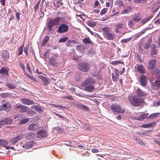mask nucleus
<instances>
[{
    "label": "nucleus",
    "mask_w": 160,
    "mask_h": 160,
    "mask_svg": "<svg viewBox=\"0 0 160 160\" xmlns=\"http://www.w3.org/2000/svg\"><path fill=\"white\" fill-rule=\"evenodd\" d=\"M92 151L93 153H97L98 152V150L96 149H92Z\"/></svg>",
    "instance_id": "obj_64"
},
{
    "label": "nucleus",
    "mask_w": 160,
    "mask_h": 160,
    "mask_svg": "<svg viewBox=\"0 0 160 160\" xmlns=\"http://www.w3.org/2000/svg\"><path fill=\"white\" fill-rule=\"evenodd\" d=\"M87 25L90 27H94L97 25V23L93 20H89L87 22Z\"/></svg>",
    "instance_id": "obj_29"
},
{
    "label": "nucleus",
    "mask_w": 160,
    "mask_h": 160,
    "mask_svg": "<svg viewBox=\"0 0 160 160\" xmlns=\"http://www.w3.org/2000/svg\"><path fill=\"white\" fill-rule=\"evenodd\" d=\"M40 78L42 80L43 84L44 86L47 85L49 84V79L48 78L45 77L43 76H40Z\"/></svg>",
    "instance_id": "obj_23"
},
{
    "label": "nucleus",
    "mask_w": 160,
    "mask_h": 160,
    "mask_svg": "<svg viewBox=\"0 0 160 160\" xmlns=\"http://www.w3.org/2000/svg\"><path fill=\"white\" fill-rule=\"evenodd\" d=\"M108 10V9L107 8H105L102 9L100 13V14L101 15H104L105 13L107 12Z\"/></svg>",
    "instance_id": "obj_44"
},
{
    "label": "nucleus",
    "mask_w": 160,
    "mask_h": 160,
    "mask_svg": "<svg viewBox=\"0 0 160 160\" xmlns=\"http://www.w3.org/2000/svg\"><path fill=\"white\" fill-rule=\"evenodd\" d=\"M147 80L146 76L145 75H142L139 79L140 84L143 86H146L147 84Z\"/></svg>",
    "instance_id": "obj_14"
},
{
    "label": "nucleus",
    "mask_w": 160,
    "mask_h": 160,
    "mask_svg": "<svg viewBox=\"0 0 160 160\" xmlns=\"http://www.w3.org/2000/svg\"><path fill=\"white\" fill-rule=\"evenodd\" d=\"M32 108L38 112H42L43 111V109L37 105L32 106Z\"/></svg>",
    "instance_id": "obj_31"
},
{
    "label": "nucleus",
    "mask_w": 160,
    "mask_h": 160,
    "mask_svg": "<svg viewBox=\"0 0 160 160\" xmlns=\"http://www.w3.org/2000/svg\"><path fill=\"white\" fill-rule=\"evenodd\" d=\"M136 96L139 98L146 96L147 94L145 92L143 91L139 88L137 89L135 91Z\"/></svg>",
    "instance_id": "obj_10"
},
{
    "label": "nucleus",
    "mask_w": 160,
    "mask_h": 160,
    "mask_svg": "<svg viewBox=\"0 0 160 160\" xmlns=\"http://www.w3.org/2000/svg\"><path fill=\"white\" fill-rule=\"evenodd\" d=\"M24 44H23L21 46H20L18 48V56L21 55L22 54L23 51V47Z\"/></svg>",
    "instance_id": "obj_33"
},
{
    "label": "nucleus",
    "mask_w": 160,
    "mask_h": 160,
    "mask_svg": "<svg viewBox=\"0 0 160 160\" xmlns=\"http://www.w3.org/2000/svg\"><path fill=\"white\" fill-rule=\"evenodd\" d=\"M156 123V122L154 121L152 122L147 123L145 124L142 125L140 127L144 128H152L155 126Z\"/></svg>",
    "instance_id": "obj_20"
},
{
    "label": "nucleus",
    "mask_w": 160,
    "mask_h": 160,
    "mask_svg": "<svg viewBox=\"0 0 160 160\" xmlns=\"http://www.w3.org/2000/svg\"><path fill=\"white\" fill-rule=\"evenodd\" d=\"M132 38L131 37V38H128L127 39H122L121 41V42H123L124 43H126L130 41Z\"/></svg>",
    "instance_id": "obj_47"
},
{
    "label": "nucleus",
    "mask_w": 160,
    "mask_h": 160,
    "mask_svg": "<svg viewBox=\"0 0 160 160\" xmlns=\"http://www.w3.org/2000/svg\"><path fill=\"white\" fill-rule=\"evenodd\" d=\"M159 114L160 113H156L151 114L149 116L148 118L150 119L154 118L157 117Z\"/></svg>",
    "instance_id": "obj_40"
},
{
    "label": "nucleus",
    "mask_w": 160,
    "mask_h": 160,
    "mask_svg": "<svg viewBox=\"0 0 160 160\" xmlns=\"http://www.w3.org/2000/svg\"><path fill=\"white\" fill-rule=\"evenodd\" d=\"M142 35L141 34V33L139 32L137 34H136L135 37V39H137L138 38H139V37L141 36Z\"/></svg>",
    "instance_id": "obj_59"
},
{
    "label": "nucleus",
    "mask_w": 160,
    "mask_h": 160,
    "mask_svg": "<svg viewBox=\"0 0 160 160\" xmlns=\"http://www.w3.org/2000/svg\"><path fill=\"white\" fill-rule=\"evenodd\" d=\"M34 144V142L32 141H29L26 142L22 145V147L26 149H29L32 147Z\"/></svg>",
    "instance_id": "obj_18"
},
{
    "label": "nucleus",
    "mask_w": 160,
    "mask_h": 160,
    "mask_svg": "<svg viewBox=\"0 0 160 160\" xmlns=\"http://www.w3.org/2000/svg\"><path fill=\"white\" fill-rule=\"evenodd\" d=\"M78 68L80 71L83 72H87L90 70V66L88 62H82L78 64Z\"/></svg>",
    "instance_id": "obj_6"
},
{
    "label": "nucleus",
    "mask_w": 160,
    "mask_h": 160,
    "mask_svg": "<svg viewBox=\"0 0 160 160\" xmlns=\"http://www.w3.org/2000/svg\"><path fill=\"white\" fill-rule=\"evenodd\" d=\"M82 42L88 44L92 43V42L91 41L89 38L88 37L86 38L83 39H82Z\"/></svg>",
    "instance_id": "obj_34"
},
{
    "label": "nucleus",
    "mask_w": 160,
    "mask_h": 160,
    "mask_svg": "<svg viewBox=\"0 0 160 160\" xmlns=\"http://www.w3.org/2000/svg\"><path fill=\"white\" fill-rule=\"evenodd\" d=\"M128 24L130 28H133L134 25L133 22L132 20L129 21Z\"/></svg>",
    "instance_id": "obj_48"
},
{
    "label": "nucleus",
    "mask_w": 160,
    "mask_h": 160,
    "mask_svg": "<svg viewBox=\"0 0 160 160\" xmlns=\"http://www.w3.org/2000/svg\"><path fill=\"white\" fill-rule=\"evenodd\" d=\"M26 68L28 70L29 72L31 74L32 73V70L31 69L30 65H29V64L28 63H27V64Z\"/></svg>",
    "instance_id": "obj_53"
},
{
    "label": "nucleus",
    "mask_w": 160,
    "mask_h": 160,
    "mask_svg": "<svg viewBox=\"0 0 160 160\" xmlns=\"http://www.w3.org/2000/svg\"><path fill=\"white\" fill-rule=\"evenodd\" d=\"M9 108H10V106H8L4 104H2V105L0 107V111L5 110L8 112Z\"/></svg>",
    "instance_id": "obj_26"
},
{
    "label": "nucleus",
    "mask_w": 160,
    "mask_h": 160,
    "mask_svg": "<svg viewBox=\"0 0 160 160\" xmlns=\"http://www.w3.org/2000/svg\"><path fill=\"white\" fill-rule=\"evenodd\" d=\"M78 43V42L75 40H68L66 42V45L67 47H73L74 46V44H77Z\"/></svg>",
    "instance_id": "obj_21"
},
{
    "label": "nucleus",
    "mask_w": 160,
    "mask_h": 160,
    "mask_svg": "<svg viewBox=\"0 0 160 160\" xmlns=\"http://www.w3.org/2000/svg\"><path fill=\"white\" fill-rule=\"evenodd\" d=\"M115 72L116 75L117 77H119V72L118 70L117 69H115Z\"/></svg>",
    "instance_id": "obj_61"
},
{
    "label": "nucleus",
    "mask_w": 160,
    "mask_h": 160,
    "mask_svg": "<svg viewBox=\"0 0 160 160\" xmlns=\"http://www.w3.org/2000/svg\"><path fill=\"white\" fill-rule=\"evenodd\" d=\"M33 134L32 133H30V134L27 135L26 136V138L27 139H29L33 137Z\"/></svg>",
    "instance_id": "obj_55"
},
{
    "label": "nucleus",
    "mask_w": 160,
    "mask_h": 160,
    "mask_svg": "<svg viewBox=\"0 0 160 160\" xmlns=\"http://www.w3.org/2000/svg\"><path fill=\"white\" fill-rule=\"evenodd\" d=\"M157 52V50L156 49H151V53L152 55L156 54Z\"/></svg>",
    "instance_id": "obj_51"
},
{
    "label": "nucleus",
    "mask_w": 160,
    "mask_h": 160,
    "mask_svg": "<svg viewBox=\"0 0 160 160\" xmlns=\"http://www.w3.org/2000/svg\"><path fill=\"white\" fill-rule=\"evenodd\" d=\"M136 70L139 73L144 74L146 72L145 68L142 64L138 65Z\"/></svg>",
    "instance_id": "obj_11"
},
{
    "label": "nucleus",
    "mask_w": 160,
    "mask_h": 160,
    "mask_svg": "<svg viewBox=\"0 0 160 160\" xmlns=\"http://www.w3.org/2000/svg\"><path fill=\"white\" fill-rule=\"evenodd\" d=\"M21 102L24 104L30 105L34 104V102L32 100L27 98H22L21 99Z\"/></svg>",
    "instance_id": "obj_13"
},
{
    "label": "nucleus",
    "mask_w": 160,
    "mask_h": 160,
    "mask_svg": "<svg viewBox=\"0 0 160 160\" xmlns=\"http://www.w3.org/2000/svg\"><path fill=\"white\" fill-rule=\"evenodd\" d=\"M152 18L151 16H149L145 18H143L141 21V22L142 25L145 24L149 21Z\"/></svg>",
    "instance_id": "obj_27"
},
{
    "label": "nucleus",
    "mask_w": 160,
    "mask_h": 160,
    "mask_svg": "<svg viewBox=\"0 0 160 160\" xmlns=\"http://www.w3.org/2000/svg\"><path fill=\"white\" fill-rule=\"evenodd\" d=\"M78 107L84 111H87L88 110V108L86 106L82 104H79Z\"/></svg>",
    "instance_id": "obj_35"
},
{
    "label": "nucleus",
    "mask_w": 160,
    "mask_h": 160,
    "mask_svg": "<svg viewBox=\"0 0 160 160\" xmlns=\"http://www.w3.org/2000/svg\"><path fill=\"white\" fill-rule=\"evenodd\" d=\"M142 18V17L139 13H135L133 17V21L136 22H139L141 20Z\"/></svg>",
    "instance_id": "obj_22"
},
{
    "label": "nucleus",
    "mask_w": 160,
    "mask_h": 160,
    "mask_svg": "<svg viewBox=\"0 0 160 160\" xmlns=\"http://www.w3.org/2000/svg\"><path fill=\"white\" fill-rule=\"evenodd\" d=\"M111 75L112 80L114 82L116 81L118 77H117L116 76H115L113 73H112Z\"/></svg>",
    "instance_id": "obj_52"
},
{
    "label": "nucleus",
    "mask_w": 160,
    "mask_h": 160,
    "mask_svg": "<svg viewBox=\"0 0 160 160\" xmlns=\"http://www.w3.org/2000/svg\"><path fill=\"white\" fill-rule=\"evenodd\" d=\"M123 28V24L120 22L116 24L115 26V32L117 33L120 32V30Z\"/></svg>",
    "instance_id": "obj_16"
},
{
    "label": "nucleus",
    "mask_w": 160,
    "mask_h": 160,
    "mask_svg": "<svg viewBox=\"0 0 160 160\" xmlns=\"http://www.w3.org/2000/svg\"><path fill=\"white\" fill-rule=\"evenodd\" d=\"M69 29L68 25L63 23L60 24L57 29V32L60 34L64 33L67 32Z\"/></svg>",
    "instance_id": "obj_7"
},
{
    "label": "nucleus",
    "mask_w": 160,
    "mask_h": 160,
    "mask_svg": "<svg viewBox=\"0 0 160 160\" xmlns=\"http://www.w3.org/2000/svg\"><path fill=\"white\" fill-rule=\"evenodd\" d=\"M49 39V37L48 36L46 35L45 36L43 42L42 43V45H45L48 41Z\"/></svg>",
    "instance_id": "obj_32"
},
{
    "label": "nucleus",
    "mask_w": 160,
    "mask_h": 160,
    "mask_svg": "<svg viewBox=\"0 0 160 160\" xmlns=\"http://www.w3.org/2000/svg\"><path fill=\"white\" fill-rule=\"evenodd\" d=\"M110 108L116 112L123 113L125 112V110L118 104H113L110 106Z\"/></svg>",
    "instance_id": "obj_8"
},
{
    "label": "nucleus",
    "mask_w": 160,
    "mask_h": 160,
    "mask_svg": "<svg viewBox=\"0 0 160 160\" xmlns=\"http://www.w3.org/2000/svg\"><path fill=\"white\" fill-rule=\"evenodd\" d=\"M151 87L152 89L154 90H158L160 88V81L156 80L151 83Z\"/></svg>",
    "instance_id": "obj_9"
},
{
    "label": "nucleus",
    "mask_w": 160,
    "mask_h": 160,
    "mask_svg": "<svg viewBox=\"0 0 160 160\" xmlns=\"http://www.w3.org/2000/svg\"><path fill=\"white\" fill-rule=\"evenodd\" d=\"M134 1L135 3H143L147 2L146 0H134Z\"/></svg>",
    "instance_id": "obj_43"
},
{
    "label": "nucleus",
    "mask_w": 160,
    "mask_h": 160,
    "mask_svg": "<svg viewBox=\"0 0 160 160\" xmlns=\"http://www.w3.org/2000/svg\"><path fill=\"white\" fill-rule=\"evenodd\" d=\"M37 125L33 123L30 124L28 126V129L29 130L34 131L37 128Z\"/></svg>",
    "instance_id": "obj_25"
},
{
    "label": "nucleus",
    "mask_w": 160,
    "mask_h": 160,
    "mask_svg": "<svg viewBox=\"0 0 160 160\" xmlns=\"http://www.w3.org/2000/svg\"><path fill=\"white\" fill-rule=\"evenodd\" d=\"M86 49V47L82 45H77L76 48V50L80 52L83 51L85 50Z\"/></svg>",
    "instance_id": "obj_28"
},
{
    "label": "nucleus",
    "mask_w": 160,
    "mask_h": 160,
    "mask_svg": "<svg viewBox=\"0 0 160 160\" xmlns=\"http://www.w3.org/2000/svg\"><path fill=\"white\" fill-rule=\"evenodd\" d=\"M29 120V118H24L20 120L19 123L20 124H24L28 122Z\"/></svg>",
    "instance_id": "obj_36"
},
{
    "label": "nucleus",
    "mask_w": 160,
    "mask_h": 160,
    "mask_svg": "<svg viewBox=\"0 0 160 160\" xmlns=\"http://www.w3.org/2000/svg\"><path fill=\"white\" fill-rule=\"evenodd\" d=\"M0 73L6 75H7L8 74L7 70L6 68H2L0 70Z\"/></svg>",
    "instance_id": "obj_38"
},
{
    "label": "nucleus",
    "mask_w": 160,
    "mask_h": 160,
    "mask_svg": "<svg viewBox=\"0 0 160 160\" xmlns=\"http://www.w3.org/2000/svg\"><path fill=\"white\" fill-rule=\"evenodd\" d=\"M136 140H137V143H138L139 144L142 145H145L144 143L142 142V140L139 138L136 139Z\"/></svg>",
    "instance_id": "obj_49"
},
{
    "label": "nucleus",
    "mask_w": 160,
    "mask_h": 160,
    "mask_svg": "<svg viewBox=\"0 0 160 160\" xmlns=\"http://www.w3.org/2000/svg\"><path fill=\"white\" fill-rule=\"evenodd\" d=\"M155 74L156 77L160 79V70L157 69H156L155 71Z\"/></svg>",
    "instance_id": "obj_37"
},
{
    "label": "nucleus",
    "mask_w": 160,
    "mask_h": 160,
    "mask_svg": "<svg viewBox=\"0 0 160 160\" xmlns=\"http://www.w3.org/2000/svg\"><path fill=\"white\" fill-rule=\"evenodd\" d=\"M1 103L2 104H5L6 105L10 106L9 102H7L6 100H2V101Z\"/></svg>",
    "instance_id": "obj_54"
},
{
    "label": "nucleus",
    "mask_w": 160,
    "mask_h": 160,
    "mask_svg": "<svg viewBox=\"0 0 160 160\" xmlns=\"http://www.w3.org/2000/svg\"><path fill=\"white\" fill-rule=\"evenodd\" d=\"M39 6L38 5H35L34 6V11L35 12H37L39 9Z\"/></svg>",
    "instance_id": "obj_60"
},
{
    "label": "nucleus",
    "mask_w": 160,
    "mask_h": 160,
    "mask_svg": "<svg viewBox=\"0 0 160 160\" xmlns=\"http://www.w3.org/2000/svg\"><path fill=\"white\" fill-rule=\"evenodd\" d=\"M65 98L68 99L69 100H72L73 99L71 95L66 96L65 97Z\"/></svg>",
    "instance_id": "obj_63"
},
{
    "label": "nucleus",
    "mask_w": 160,
    "mask_h": 160,
    "mask_svg": "<svg viewBox=\"0 0 160 160\" xmlns=\"http://www.w3.org/2000/svg\"><path fill=\"white\" fill-rule=\"evenodd\" d=\"M128 100L133 106L138 107L142 104L143 102L142 99L137 98L135 96H129Z\"/></svg>",
    "instance_id": "obj_2"
},
{
    "label": "nucleus",
    "mask_w": 160,
    "mask_h": 160,
    "mask_svg": "<svg viewBox=\"0 0 160 160\" xmlns=\"http://www.w3.org/2000/svg\"><path fill=\"white\" fill-rule=\"evenodd\" d=\"M61 20V18L57 17L54 19H49L47 23V29L49 32H51L53 27L58 24Z\"/></svg>",
    "instance_id": "obj_3"
},
{
    "label": "nucleus",
    "mask_w": 160,
    "mask_h": 160,
    "mask_svg": "<svg viewBox=\"0 0 160 160\" xmlns=\"http://www.w3.org/2000/svg\"><path fill=\"white\" fill-rule=\"evenodd\" d=\"M55 115L59 118H62V119L64 118V117L62 115L58 113H56Z\"/></svg>",
    "instance_id": "obj_62"
},
{
    "label": "nucleus",
    "mask_w": 160,
    "mask_h": 160,
    "mask_svg": "<svg viewBox=\"0 0 160 160\" xmlns=\"http://www.w3.org/2000/svg\"><path fill=\"white\" fill-rule=\"evenodd\" d=\"M95 79L91 77H88L82 83V86H85L84 90L88 92H92L95 89L93 84L96 83Z\"/></svg>",
    "instance_id": "obj_1"
},
{
    "label": "nucleus",
    "mask_w": 160,
    "mask_h": 160,
    "mask_svg": "<svg viewBox=\"0 0 160 160\" xmlns=\"http://www.w3.org/2000/svg\"><path fill=\"white\" fill-rule=\"evenodd\" d=\"M148 113H144L138 117H133V119L134 120H136L138 121H143L145 119L148 117Z\"/></svg>",
    "instance_id": "obj_15"
},
{
    "label": "nucleus",
    "mask_w": 160,
    "mask_h": 160,
    "mask_svg": "<svg viewBox=\"0 0 160 160\" xmlns=\"http://www.w3.org/2000/svg\"><path fill=\"white\" fill-rule=\"evenodd\" d=\"M10 123V121L9 120L4 119L0 121V125H4L9 124Z\"/></svg>",
    "instance_id": "obj_30"
},
{
    "label": "nucleus",
    "mask_w": 160,
    "mask_h": 160,
    "mask_svg": "<svg viewBox=\"0 0 160 160\" xmlns=\"http://www.w3.org/2000/svg\"><path fill=\"white\" fill-rule=\"evenodd\" d=\"M59 58V56L57 54L53 55L49 59V64L53 67L58 66L61 64Z\"/></svg>",
    "instance_id": "obj_4"
},
{
    "label": "nucleus",
    "mask_w": 160,
    "mask_h": 160,
    "mask_svg": "<svg viewBox=\"0 0 160 160\" xmlns=\"http://www.w3.org/2000/svg\"><path fill=\"white\" fill-rule=\"evenodd\" d=\"M19 66L22 70L23 71L25 74H26V72L25 71V68L24 64L22 63H21L19 64Z\"/></svg>",
    "instance_id": "obj_45"
},
{
    "label": "nucleus",
    "mask_w": 160,
    "mask_h": 160,
    "mask_svg": "<svg viewBox=\"0 0 160 160\" xmlns=\"http://www.w3.org/2000/svg\"><path fill=\"white\" fill-rule=\"evenodd\" d=\"M154 8H156V9L155 10H153L154 12H156L158 9L159 7H158L156 5L154 4L152 6V9H153Z\"/></svg>",
    "instance_id": "obj_57"
},
{
    "label": "nucleus",
    "mask_w": 160,
    "mask_h": 160,
    "mask_svg": "<svg viewBox=\"0 0 160 160\" xmlns=\"http://www.w3.org/2000/svg\"><path fill=\"white\" fill-rule=\"evenodd\" d=\"M29 47L28 46L25 47L24 48V52L25 53L26 56H28V51Z\"/></svg>",
    "instance_id": "obj_46"
},
{
    "label": "nucleus",
    "mask_w": 160,
    "mask_h": 160,
    "mask_svg": "<svg viewBox=\"0 0 160 160\" xmlns=\"http://www.w3.org/2000/svg\"><path fill=\"white\" fill-rule=\"evenodd\" d=\"M99 5L100 6V4L98 0H96L95 1V2L94 3V5L93 6V8H97Z\"/></svg>",
    "instance_id": "obj_50"
},
{
    "label": "nucleus",
    "mask_w": 160,
    "mask_h": 160,
    "mask_svg": "<svg viewBox=\"0 0 160 160\" xmlns=\"http://www.w3.org/2000/svg\"><path fill=\"white\" fill-rule=\"evenodd\" d=\"M68 37H64L60 38L59 41V42H64L68 40Z\"/></svg>",
    "instance_id": "obj_42"
},
{
    "label": "nucleus",
    "mask_w": 160,
    "mask_h": 160,
    "mask_svg": "<svg viewBox=\"0 0 160 160\" xmlns=\"http://www.w3.org/2000/svg\"><path fill=\"white\" fill-rule=\"evenodd\" d=\"M20 13L18 12H17L16 13V16L17 19L18 20H19L20 19Z\"/></svg>",
    "instance_id": "obj_58"
},
{
    "label": "nucleus",
    "mask_w": 160,
    "mask_h": 160,
    "mask_svg": "<svg viewBox=\"0 0 160 160\" xmlns=\"http://www.w3.org/2000/svg\"><path fill=\"white\" fill-rule=\"evenodd\" d=\"M103 34L105 35L106 37L109 40H112L114 39L115 36L112 33L110 29L108 27L103 28L102 29Z\"/></svg>",
    "instance_id": "obj_5"
},
{
    "label": "nucleus",
    "mask_w": 160,
    "mask_h": 160,
    "mask_svg": "<svg viewBox=\"0 0 160 160\" xmlns=\"http://www.w3.org/2000/svg\"><path fill=\"white\" fill-rule=\"evenodd\" d=\"M110 63L113 65H115L118 63L124 64V62L122 61H119L117 60L115 61H112Z\"/></svg>",
    "instance_id": "obj_39"
},
{
    "label": "nucleus",
    "mask_w": 160,
    "mask_h": 160,
    "mask_svg": "<svg viewBox=\"0 0 160 160\" xmlns=\"http://www.w3.org/2000/svg\"><path fill=\"white\" fill-rule=\"evenodd\" d=\"M1 143L0 144V145L4 147H5L6 149H9V147H7L6 146V145H7V142L5 141V140H1Z\"/></svg>",
    "instance_id": "obj_41"
},
{
    "label": "nucleus",
    "mask_w": 160,
    "mask_h": 160,
    "mask_svg": "<svg viewBox=\"0 0 160 160\" xmlns=\"http://www.w3.org/2000/svg\"><path fill=\"white\" fill-rule=\"evenodd\" d=\"M27 107L21 104L17 105L16 108L18 111L21 112H25L27 111Z\"/></svg>",
    "instance_id": "obj_17"
},
{
    "label": "nucleus",
    "mask_w": 160,
    "mask_h": 160,
    "mask_svg": "<svg viewBox=\"0 0 160 160\" xmlns=\"http://www.w3.org/2000/svg\"><path fill=\"white\" fill-rule=\"evenodd\" d=\"M22 136L21 135H19L16 137L13 138L11 139V141L13 144L17 143L18 141L22 139Z\"/></svg>",
    "instance_id": "obj_24"
},
{
    "label": "nucleus",
    "mask_w": 160,
    "mask_h": 160,
    "mask_svg": "<svg viewBox=\"0 0 160 160\" xmlns=\"http://www.w3.org/2000/svg\"><path fill=\"white\" fill-rule=\"evenodd\" d=\"M156 64V59H153L150 60L149 61V68L151 70H152L155 68Z\"/></svg>",
    "instance_id": "obj_19"
},
{
    "label": "nucleus",
    "mask_w": 160,
    "mask_h": 160,
    "mask_svg": "<svg viewBox=\"0 0 160 160\" xmlns=\"http://www.w3.org/2000/svg\"><path fill=\"white\" fill-rule=\"evenodd\" d=\"M38 136L39 138H45L48 135L46 131L45 130H39L37 132Z\"/></svg>",
    "instance_id": "obj_12"
},
{
    "label": "nucleus",
    "mask_w": 160,
    "mask_h": 160,
    "mask_svg": "<svg viewBox=\"0 0 160 160\" xmlns=\"http://www.w3.org/2000/svg\"><path fill=\"white\" fill-rule=\"evenodd\" d=\"M0 96L2 97L6 98L8 97L9 95L7 93H2L0 94Z\"/></svg>",
    "instance_id": "obj_56"
}]
</instances>
